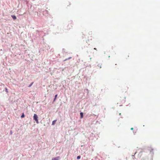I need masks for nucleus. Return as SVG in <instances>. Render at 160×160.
I'll use <instances>...</instances> for the list:
<instances>
[{"label":"nucleus","mask_w":160,"mask_h":160,"mask_svg":"<svg viewBox=\"0 0 160 160\" xmlns=\"http://www.w3.org/2000/svg\"><path fill=\"white\" fill-rule=\"evenodd\" d=\"M38 118L37 115L36 114H34L33 116V119L36 121L37 123H39Z\"/></svg>","instance_id":"f257e3e1"},{"label":"nucleus","mask_w":160,"mask_h":160,"mask_svg":"<svg viewBox=\"0 0 160 160\" xmlns=\"http://www.w3.org/2000/svg\"><path fill=\"white\" fill-rule=\"evenodd\" d=\"M148 150L151 153H153V149L151 148H149L148 149Z\"/></svg>","instance_id":"f03ea898"},{"label":"nucleus","mask_w":160,"mask_h":160,"mask_svg":"<svg viewBox=\"0 0 160 160\" xmlns=\"http://www.w3.org/2000/svg\"><path fill=\"white\" fill-rule=\"evenodd\" d=\"M59 157H57L56 158H53L52 159V160H59Z\"/></svg>","instance_id":"7ed1b4c3"},{"label":"nucleus","mask_w":160,"mask_h":160,"mask_svg":"<svg viewBox=\"0 0 160 160\" xmlns=\"http://www.w3.org/2000/svg\"><path fill=\"white\" fill-rule=\"evenodd\" d=\"M56 121H57L56 120L53 121L52 122V125H54L55 124Z\"/></svg>","instance_id":"20e7f679"},{"label":"nucleus","mask_w":160,"mask_h":160,"mask_svg":"<svg viewBox=\"0 0 160 160\" xmlns=\"http://www.w3.org/2000/svg\"><path fill=\"white\" fill-rule=\"evenodd\" d=\"M80 118H82L83 117V113H82V112H80Z\"/></svg>","instance_id":"39448f33"},{"label":"nucleus","mask_w":160,"mask_h":160,"mask_svg":"<svg viewBox=\"0 0 160 160\" xmlns=\"http://www.w3.org/2000/svg\"><path fill=\"white\" fill-rule=\"evenodd\" d=\"M12 17L14 20L16 19V17L15 15H12Z\"/></svg>","instance_id":"423d86ee"},{"label":"nucleus","mask_w":160,"mask_h":160,"mask_svg":"<svg viewBox=\"0 0 160 160\" xmlns=\"http://www.w3.org/2000/svg\"><path fill=\"white\" fill-rule=\"evenodd\" d=\"M57 96H58V95L57 94H56V95H55V98H54V100H53L54 102L55 101V100H56V98H57Z\"/></svg>","instance_id":"0eeeda50"},{"label":"nucleus","mask_w":160,"mask_h":160,"mask_svg":"<svg viewBox=\"0 0 160 160\" xmlns=\"http://www.w3.org/2000/svg\"><path fill=\"white\" fill-rule=\"evenodd\" d=\"M24 117H25L24 114V113H23L21 116V118H23Z\"/></svg>","instance_id":"6e6552de"},{"label":"nucleus","mask_w":160,"mask_h":160,"mask_svg":"<svg viewBox=\"0 0 160 160\" xmlns=\"http://www.w3.org/2000/svg\"><path fill=\"white\" fill-rule=\"evenodd\" d=\"M71 58H71V57H69V58H68L66 59H65L64 61H66V60H68V59H70Z\"/></svg>","instance_id":"1a4fd4ad"},{"label":"nucleus","mask_w":160,"mask_h":160,"mask_svg":"<svg viewBox=\"0 0 160 160\" xmlns=\"http://www.w3.org/2000/svg\"><path fill=\"white\" fill-rule=\"evenodd\" d=\"M33 82L28 86V87H31L32 86V85L33 84Z\"/></svg>","instance_id":"9d476101"},{"label":"nucleus","mask_w":160,"mask_h":160,"mask_svg":"<svg viewBox=\"0 0 160 160\" xmlns=\"http://www.w3.org/2000/svg\"><path fill=\"white\" fill-rule=\"evenodd\" d=\"M80 158H81V157H80V156H77V158L78 159H80Z\"/></svg>","instance_id":"9b49d317"},{"label":"nucleus","mask_w":160,"mask_h":160,"mask_svg":"<svg viewBox=\"0 0 160 160\" xmlns=\"http://www.w3.org/2000/svg\"><path fill=\"white\" fill-rule=\"evenodd\" d=\"M5 91H6V92H8V89H7V88H5Z\"/></svg>","instance_id":"f8f14e48"},{"label":"nucleus","mask_w":160,"mask_h":160,"mask_svg":"<svg viewBox=\"0 0 160 160\" xmlns=\"http://www.w3.org/2000/svg\"><path fill=\"white\" fill-rule=\"evenodd\" d=\"M133 128H131V130H133Z\"/></svg>","instance_id":"ddd939ff"},{"label":"nucleus","mask_w":160,"mask_h":160,"mask_svg":"<svg viewBox=\"0 0 160 160\" xmlns=\"http://www.w3.org/2000/svg\"><path fill=\"white\" fill-rule=\"evenodd\" d=\"M98 66L100 68H101V65H100V66H99V65H98Z\"/></svg>","instance_id":"4468645a"},{"label":"nucleus","mask_w":160,"mask_h":160,"mask_svg":"<svg viewBox=\"0 0 160 160\" xmlns=\"http://www.w3.org/2000/svg\"><path fill=\"white\" fill-rule=\"evenodd\" d=\"M136 152H135L134 153V155L136 154Z\"/></svg>","instance_id":"2eb2a0df"},{"label":"nucleus","mask_w":160,"mask_h":160,"mask_svg":"<svg viewBox=\"0 0 160 160\" xmlns=\"http://www.w3.org/2000/svg\"><path fill=\"white\" fill-rule=\"evenodd\" d=\"M94 49L96 50V48H94Z\"/></svg>","instance_id":"dca6fc26"}]
</instances>
